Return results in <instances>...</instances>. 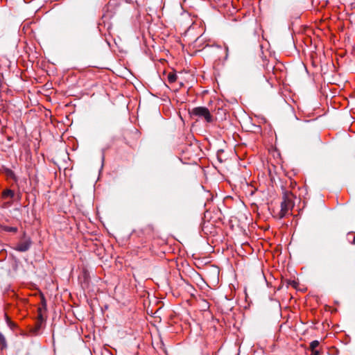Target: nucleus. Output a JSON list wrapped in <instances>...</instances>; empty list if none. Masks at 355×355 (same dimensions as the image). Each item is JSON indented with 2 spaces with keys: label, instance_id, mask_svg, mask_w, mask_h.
Segmentation results:
<instances>
[{
  "label": "nucleus",
  "instance_id": "9d476101",
  "mask_svg": "<svg viewBox=\"0 0 355 355\" xmlns=\"http://www.w3.org/2000/svg\"><path fill=\"white\" fill-rule=\"evenodd\" d=\"M225 51H226V52L228 51V47L227 46H225Z\"/></svg>",
  "mask_w": 355,
  "mask_h": 355
},
{
  "label": "nucleus",
  "instance_id": "0eeeda50",
  "mask_svg": "<svg viewBox=\"0 0 355 355\" xmlns=\"http://www.w3.org/2000/svg\"><path fill=\"white\" fill-rule=\"evenodd\" d=\"M6 347V341L2 334L0 333V349H3Z\"/></svg>",
  "mask_w": 355,
  "mask_h": 355
},
{
  "label": "nucleus",
  "instance_id": "423d86ee",
  "mask_svg": "<svg viewBox=\"0 0 355 355\" xmlns=\"http://www.w3.org/2000/svg\"><path fill=\"white\" fill-rule=\"evenodd\" d=\"M178 76L174 72H171L167 76V79L169 83H173L176 81Z\"/></svg>",
  "mask_w": 355,
  "mask_h": 355
},
{
  "label": "nucleus",
  "instance_id": "1a4fd4ad",
  "mask_svg": "<svg viewBox=\"0 0 355 355\" xmlns=\"http://www.w3.org/2000/svg\"><path fill=\"white\" fill-rule=\"evenodd\" d=\"M312 355H320V352L317 349L311 350Z\"/></svg>",
  "mask_w": 355,
  "mask_h": 355
},
{
  "label": "nucleus",
  "instance_id": "7ed1b4c3",
  "mask_svg": "<svg viewBox=\"0 0 355 355\" xmlns=\"http://www.w3.org/2000/svg\"><path fill=\"white\" fill-rule=\"evenodd\" d=\"M31 244V242L30 240H26V241H24L22 242H20L16 246L15 250H17L19 252H26L30 248Z\"/></svg>",
  "mask_w": 355,
  "mask_h": 355
},
{
  "label": "nucleus",
  "instance_id": "f257e3e1",
  "mask_svg": "<svg viewBox=\"0 0 355 355\" xmlns=\"http://www.w3.org/2000/svg\"><path fill=\"white\" fill-rule=\"evenodd\" d=\"M294 207V202L292 200L291 193H285L283 197V201L281 203V210L278 213L279 218L282 219L291 214V211Z\"/></svg>",
  "mask_w": 355,
  "mask_h": 355
},
{
  "label": "nucleus",
  "instance_id": "20e7f679",
  "mask_svg": "<svg viewBox=\"0 0 355 355\" xmlns=\"http://www.w3.org/2000/svg\"><path fill=\"white\" fill-rule=\"evenodd\" d=\"M3 197L4 198H14L15 196V192L11 189H6L3 191Z\"/></svg>",
  "mask_w": 355,
  "mask_h": 355
},
{
  "label": "nucleus",
  "instance_id": "6e6552de",
  "mask_svg": "<svg viewBox=\"0 0 355 355\" xmlns=\"http://www.w3.org/2000/svg\"><path fill=\"white\" fill-rule=\"evenodd\" d=\"M319 341L313 340L310 343V349L311 350L316 349V348L319 346Z\"/></svg>",
  "mask_w": 355,
  "mask_h": 355
},
{
  "label": "nucleus",
  "instance_id": "f03ea898",
  "mask_svg": "<svg viewBox=\"0 0 355 355\" xmlns=\"http://www.w3.org/2000/svg\"><path fill=\"white\" fill-rule=\"evenodd\" d=\"M191 114L193 116L204 118L208 123L212 121V116L209 110L205 107H197L192 110Z\"/></svg>",
  "mask_w": 355,
  "mask_h": 355
},
{
  "label": "nucleus",
  "instance_id": "39448f33",
  "mask_svg": "<svg viewBox=\"0 0 355 355\" xmlns=\"http://www.w3.org/2000/svg\"><path fill=\"white\" fill-rule=\"evenodd\" d=\"M0 230L8 232H17V228L15 227H9L6 225H0Z\"/></svg>",
  "mask_w": 355,
  "mask_h": 355
}]
</instances>
